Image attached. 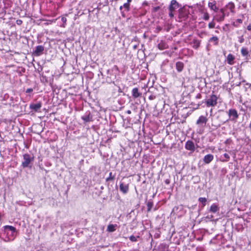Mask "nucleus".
Wrapping results in <instances>:
<instances>
[{
    "instance_id": "f257e3e1",
    "label": "nucleus",
    "mask_w": 251,
    "mask_h": 251,
    "mask_svg": "<svg viewBox=\"0 0 251 251\" xmlns=\"http://www.w3.org/2000/svg\"><path fill=\"white\" fill-rule=\"evenodd\" d=\"M218 97L215 94L209 95L205 100V103L207 107H215L217 104Z\"/></svg>"
},
{
    "instance_id": "f03ea898",
    "label": "nucleus",
    "mask_w": 251,
    "mask_h": 251,
    "mask_svg": "<svg viewBox=\"0 0 251 251\" xmlns=\"http://www.w3.org/2000/svg\"><path fill=\"white\" fill-rule=\"evenodd\" d=\"M23 161L22 163V166L24 168L28 167L30 163L34 160V156L32 154L25 153L23 154Z\"/></svg>"
},
{
    "instance_id": "7ed1b4c3",
    "label": "nucleus",
    "mask_w": 251,
    "mask_h": 251,
    "mask_svg": "<svg viewBox=\"0 0 251 251\" xmlns=\"http://www.w3.org/2000/svg\"><path fill=\"white\" fill-rule=\"evenodd\" d=\"M227 114L231 121H235L238 118V114L237 110L235 109H229Z\"/></svg>"
},
{
    "instance_id": "20e7f679",
    "label": "nucleus",
    "mask_w": 251,
    "mask_h": 251,
    "mask_svg": "<svg viewBox=\"0 0 251 251\" xmlns=\"http://www.w3.org/2000/svg\"><path fill=\"white\" fill-rule=\"evenodd\" d=\"M223 12V9H220L219 13L217 14L215 16H214V19H215V20L219 23L222 22L224 21L225 19V16Z\"/></svg>"
},
{
    "instance_id": "39448f33",
    "label": "nucleus",
    "mask_w": 251,
    "mask_h": 251,
    "mask_svg": "<svg viewBox=\"0 0 251 251\" xmlns=\"http://www.w3.org/2000/svg\"><path fill=\"white\" fill-rule=\"evenodd\" d=\"M235 5L233 2H229L226 4L222 9H225L226 10L229 11L231 14H234L235 13Z\"/></svg>"
},
{
    "instance_id": "423d86ee",
    "label": "nucleus",
    "mask_w": 251,
    "mask_h": 251,
    "mask_svg": "<svg viewBox=\"0 0 251 251\" xmlns=\"http://www.w3.org/2000/svg\"><path fill=\"white\" fill-rule=\"evenodd\" d=\"M208 6L210 9V10L214 11L217 12L219 8L217 6V2L215 0H211L208 3Z\"/></svg>"
},
{
    "instance_id": "0eeeda50",
    "label": "nucleus",
    "mask_w": 251,
    "mask_h": 251,
    "mask_svg": "<svg viewBox=\"0 0 251 251\" xmlns=\"http://www.w3.org/2000/svg\"><path fill=\"white\" fill-rule=\"evenodd\" d=\"M15 232H11V233L9 234L7 232V235L5 238L3 239V241L5 242H9L13 241L16 236Z\"/></svg>"
},
{
    "instance_id": "6e6552de",
    "label": "nucleus",
    "mask_w": 251,
    "mask_h": 251,
    "mask_svg": "<svg viewBox=\"0 0 251 251\" xmlns=\"http://www.w3.org/2000/svg\"><path fill=\"white\" fill-rule=\"evenodd\" d=\"M185 148L186 150L191 151H194L195 149L194 143L191 140H188L186 142Z\"/></svg>"
},
{
    "instance_id": "1a4fd4ad",
    "label": "nucleus",
    "mask_w": 251,
    "mask_h": 251,
    "mask_svg": "<svg viewBox=\"0 0 251 251\" xmlns=\"http://www.w3.org/2000/svg\"><path fill=\"white\" fill-rule=\"evenodd\" d=\"M179 7V3L176 0H172L169 7V11H175Z\"/></svg>"
},
{
    "instance_id": "9d476101",
    "label": "nucleus",
    "mask_w": 251,
    "mask_h": 251,
    "mask_svg": "<svg viewBox=\"0 0 251 251\" xmlns=\"http://www.w3.org/2000/svg\"><path fill=\"white\" fill-rule=\"evenodd\" d=\"M44 50V47L42 45L37 46L35 47L34 54L36 56L40 55Z\"/></svg>"
},
{
    "instance_id": "9b49d317",
    "label": "nucleus",
    "mask_w": 251,
    "mask_h": 251,
    "mask_svg": "<svg viewBox=\"0 0 251 251\" xmlns=\"http://www.w3.org/2000/svg\"><path fill=\"white\" fill-rule=\"evenodd\" d=\"M120 190L124 194H126L129 190L128 184L121 182L120 184Z\"/></svg>"
},
{
    "instance_id": "f8f14e48",
    "label": "nucleus",
    "mask_w": 251,
    "mask_h": 251,
    "mask_svg": "<svg viewBox=\"0 0 251 251\" xmlns=\"http://www.w3.org/2000/svg\"><path fill=\"white\" fill-rule=\"evenodd\" d=\"M92 118L93 116L90 112H86V114L81 117V119L86 123L92 121Z\"/></svg>"
},
{
    "instance_id": "ddd939ff",
    "label": "nucleus",
    "mask_w": 251,
    "mask_h": 251,
    "mask_svg": "<svg viewBox=\"0 0 251 251\" xmlns=\"http://www.w3.org/2000/svg\"><path fill=\"white\" fill-rule=\"evenodd\" d=\"M207 122V119L204 116H201L198 120L197 121L196 124L198 125H202L203 124L205 125Z\"/></svg>"
},
{
    "instance_id": "4468645a",
    "label": "nucleus",
    "mask_w": 251,
    "mask_h": 251,
    "mask_svg": "<svg viewBox=\"0 0 251 251\" xmlns=\"http://www.w3.org/2000/svg\"><path fill=\"white\" fill-rule=\"evenodd\" d=\"M42 106V104L41 102H38L37 103H32L30 105L29 107L31 109L37 111L39 110Z\"/></svg>"
},
{
    "instance_id": "2eb2a0df",
    "label": "nucleus",
    "mask_w": 251,
    "mask_h": 251,
    "mask_svg": "<svg viewBox=\"0 0 251 251\" xmlns=\"http://www.w3.org/2000/svg\"><path fill=\"white\" fill-rule=\"evenodd\" d=\"M235 56L232 54H228L226 57L227 64L232 65L234 64Z\"/></svg>"
},
{
    "instance_id": "dca6fc26",
    "label": "nucleus",
    "mask_w": 251,
    "mask_h": 251,
    "mask_svg": "<svg viewBox=\"0 0 251 251\" xmlns=\"http://www.w3.org/2000/svg\"><path fill=\"white\" fill-rule=\"evenodd\" d=\"M214 159V156L212 154H208L205 155L203 157V162L206 164H209Z\"/></svg>"
},
{
    "instance_id": "f3484780",
    "label": "nucleus",
    "mask_w": 251,
    "mask_h": 251,
    "mask_svg": "<svg viewBox=\"0 0 251 251\" xmlns=\"http://www.w3.org/2000/svg\"><path fill=\"white\" fill-rule=\"evenodd\" d=\"M142 94L139 92L137 88H134L132 90V96L134 99L141 96Z\"/></svg>"
},
{
    "instance_id": "a211bd4d",
    "label": "nucleus",
    "mask_w": 251,
    "mask_h": 251,
    "mask_svg": "<svg viewBox=\"0 0 251 251\" xmlns=\"http://www.w3.org/2000/svg\"><path fill=\"white\" fill-rule=\"evenodd\" d=\"M241 53L242 56L245 57L246 59H248L250 55L249 50L247 48L243 47L241 50Z\"/></svg>"
},
{
    "instance_id": "6ab92c4d",
    "label": "nucleus",
    "mask_w": 251,
    "mask_h": 251,
    "mask_svg": "<svg viewBox=\"0 0 251 251\" xmlns=\"http://www.w3.org/2000/svg\"><path fill=\"white\" fill-rule=\"evenodd\" d=\"M188 15V12L183 10H181L179 12V18L180 19H186L187 18Z\"/></svg>"
},
{
    "instance_id": "aec40b11",
    "label": "nucleus",
    "mask_w": 251,
    "mask_h": 251,
    "mask_svg": "<svg viewBox=\"0 0 251 251\" xmlns=\"http://www.w3.org/2000/svg\"><path fill=\"white\" fill-rule=\"evenodd\" d=\"M176 69L178 72H181L184 68V64L183 62L178 61L176 64Z\"/></svg>"
},
{
    "instance_id": "412c9836",
    "label": "nucleus",
    "mask_w": 251,
    "mask_h": 251,
    "mask_svg": "<svg viewBox=\"0 0 251 251\" xmlns=\"http://www.w3.org/2000/svg\"><path fill=\"white\" fill-rule=\"evenodd\" d=\"M202 15V19L205 21H208L209 19L210 16L209 13L206 10H202L201 12Z\"/></svg>"
},
{
    "instance_id": "4be33fe9",
    "label": "nucleus",
    "mask_w": 251,
    "mask_h": 251,
    "mask_svg": "<svg viewBox=\"0 0 251 251\" xmlns=\"http://www.w3.org/2000/svg\"><path fill=\"white\" fill-rule=\"evenodd\" d=\"M158 48L160 50H163L168 48L167 44L163 41H161L158 44Z\"/></svg>"
},
{
    "instance_id": "5701e85b",
    "label": "nucleus",
    "mask_w": 251,
    "mask_h": 251,
    "mask_svg": "<svg viewBox=\"0 0 251 251\" xmlns=\"http://www.w3.org/2000/svg\"><path fill=\"white\" fill-rule=\"evenodd\" d=\"M201 41L198 39H193L192 41V47L194 49H198L200 46Z\"/></svg>"
},
{
    "instance_id": "b1692460",
    "label": "nucleus",
    "mask_w": 251,
    "mask_h": 251,
    "mask_svg": "<svg viewBox=\"0 0 251 251\" xmlns=\"http://www.w3.org/2000/svg\"><path fill=\"white\" fill-rule=\"evenodd\" d=\"M219 210V208L217 204L216 203H213L210 208L209 211L212 213H216Z\"/></svg>"
},
{
    "instance_id": "393cba45",
    "label": "nucleus",
    "mask_w": 251,
    "mask_h": 251,
    "mask_svg": "<svg viewBox=\"0 0 251 251\" xmlns=\"http://www.w3.org/2000/svg\"><path fill=\"white\" fill-rule=\"evenodd\" d=\"M209 42L213 43L215 46H217L219 43V39L217 36H213L209 39Z\"/></svg>"
},
{
    "instance_id": "a878e982",
    "label": "nucleus",
    "mask_w": 251,
    "mask_h": 251,
    "mask_svg": "<svg viewBox=\"0 0 251 251\" xmlns=\"http://www.w3.org/2000/svg\"><path fill=\"white\" fill-rule=\"evenodd\" d=\"M117 225L110 224L107 226V230L109 232H113L116 230Z\"/></svg>"
},
{
    "instance_id": "bb28decb",
    "label": "nucleus",
    "mask_w": 251,
    "mask_h": 251,
    "mask_svg": "<svg viewBox=\"0 0 251 251\" xmlns=\"http://www.w3.org/2000/svg\"><path fill=\"white\" fill-rule=\"evenodd\" d=\"M198 201L201 203L202 207H204L206 204L207 200L205 198L201 197Z\"/></svg>"
},
{
    "instance_id": "cd10ccee",
    "label": "nucleus",
    "mask_w": 251,
    "mask_h": 251,
    "mask_svg": "<svg viewBox=\"0 0 251 251\" xmlns=\"http://www.w3.org/2000/svg\"><path fill=\"white\" fill-rule=\"evenodd\" d=\"M4 228L5 230L9 229L11 232H16V228L11 226H5Z\"/></svg>"
},
{
    "instance_id": "c85d7f7f",
    "label": "nucleus",
    "mask_w": 251,
    "mask_h": 251,
    "mask_svg": "<svg viewBox=\"0 0 251 251\" xmlns=\"http://www.w3.org/2000/svg\"><path fill=\"white\" fill-rule=\"evenodd\" d=\"M215 20V19H214L213 18L212 20L210 23H209L208 25L209 28L211 29L215 27L216 24L215 22H214Z\"/></svg>"
},
{
    "instance_id": "c756f323",
    "label": "nucleus",
    "mask_w": 251,
    "mask_h": 251,
    "mask_svg": "<svg viewBox=\"0 0 251 251\" xmlns=\"http://www.w3.org/2000/svg\"><path fill=\"white\" fill-rule=\"evenodd\" d=\"M223 156L224 157V158H222V161L223 162H227L229 160V158H230V156L228 154L226 153H225L223 154Z\"/></svg>"
},
{
    "instance_id": "7c9ffc66",
    "label": "nucleus",
    "mask_w": 251,
    "mask_h": 251,
    "mask_svg": "<svg viewBox=\"0 0 251 251\" xmlns=\"http://www.w3.org/2000/svg\"><path fill=\"white\" fill-rule=\"evenodd\" d=\"M168 247L165 244H161L159 246V250L160 251H167Z\"/></svg>"
},
{
    "instance_id": "2f4dec72",
    "label": "nucleus",
    "mask_w": 251,
    "mask_h": 251,
    "mask_svg": "<svg viewBox=\"0 0 251 251\" xmlns=\"http://www.w3.org/2000/svg\"><path fill=\"white\" fill-rule=\"evenodd\" d=\"M242 19H237L235 21L239 25L243 23V19L245 18L244 14L241 15Z\"/></svg>"
},
{
    "instance_id": "473e14b6",
    "label": "nucleus",
    "mask_w": 251,
    "mask_h": 251,
    "mask_svg": "<svg viewBox=\"0 0 251 251\" xmlns=\"http://www.w3.org/2000/svg\"><path fill=\"white\" fill-rule=\"evenodd\" d=\"M114 179V176H112V173L110 172L109 174V177L106 178V181L112 180Z\"/></svg>"
},
{
    "instance_id": "72a5a7b5",
    "label": "nucleus",
    "mask_w": 251,
    "mask_h": 251,
    "mask_svg": "<svg viewBox=\"0 0 251 251\" xmlns=\"http://www.w3.org/2000/svg\"><path fill=\"white\" fill-rule=\"evenodd\" d=\"M124 8H125L127 11L130 10V4L128 3H125L123 5Z\"/></svg>"
},
{
    "instance_id": "f704fd0d",
    "label": "nucleus",
    "mask_w": 251,
    "mask_h": 251,
    "mask_svg": "<svg viewBox=\"0 0 251 251\" xmlns=\"http://www.w3.org/2000/svg\"><path fill=\"white\" fill-rule=\"evenodd\" d=\"M153 205V203L151 202H148L147 203L148 210L150 211L152 206Z\"/></svg>"
},
{
    "instance_id": "c9c22d12",
    "label": "nucleus",
    "mask_w": 251,
    "mask_h": 251,
    "mask_svg": "<svg viewBox=\"0 0 251 251\" xmlns=\"http://www.w3.org/2000/svg\"><path fill=\"white\" fill-rule=\"evenodd\" d=\"M238 41L240 43H242L244 42V38L243 35L239 36L238 37Z\"/></svg>"
},
{
    "instance_id": "e433bc0d",
    "label": "nucleus",
    "mask_w": 251,
    "mask_h": 251,
    "mask_svg": "<svg viewBox=\"0 0 251 251\" xmlns=\"http://www.w3.org/2000/svg\"><path fill=\"white\" fill-rule=\"evenodd\" d=\"M231 25L235 27H238L240 25L236 21H233L231 23Z\"/></svg>"
},
{
    "instance_id": "4c0bfd02",
    "label": "nucleus",
    "mask_w": 251,
    "mask_h": 251,
    "mask_svg": "<svg viewBox=\"0 0 251 251\" xmlns=\"http://www.w3.org/2000/svg\"><path fill=\"white\" fill-rule=\"evenodd\" d=\"M223 12H224V14H225V15H224L225 18L226 17H228L229 16V11H227V10H226L225 9H223Z\"/></svg>"
},
{
    "instance_id": "58836bf2",
    "label": "nucleus",
    "mask_w": 251,
    "mask_h": 251,
    "mask_svg": "<svg viewBox=\"0 0 251 251\" xmlns=\"http://www.w3.org/2000/svg\"><path fill=\"white\" fill-rule=\"evenodd\" d=\"M129 239L132 242H136L137 241V237L133 235H131L129 237Z\"/></svg>"
},
{
    "instance_id": "ea45409f",
    "label": "nucleus",
    "mask_w": 251,
    "mask_h": 251,
    "mask_svg": "<svg viewBox=\"0 0 251 251\" xmlns=\"http://www.w3.org/2000/svg\"><path fill=\"white\" fill-rule=\"evenodd\" d=\"M228 25H228V24H225V25L223 26V27H222L223 30L224 31H227L226 27H227Z\"/></svg>"
},
{
    "instance_id": "a19ab883",
    "label": "nucleus",
    "mask_w": 251,
    "mask_h": 251,
    "mask_svg": "<svg viewBox=\"0 0 251 251\" xmlns=\"http://www.w3.org/2000/svg\"><path fill=\"white\" fill-rule=\"evenodd\" d=\"M174 11H169V15L170 17L172 18L174 17V14H173V12Z\"/></svg>"
},
{
    "instance_id": "79ce46f5",
    "label": "nucleus",
    "mask_w": 251,
    "mask_h": 251,
    "mask_svg": "<svg viewBox=\"0 0 251 251\" xmlns=\"http://www.w3.org/2000/svg\"><path fill=\"white\" fill-rule=\"evenodd\" d=\"M23 22L21 20H17L16 21V24L18 25H21L22 24Z\"/></svg>"
},
{
    "instance_id": "37998d69",
    "label": "nucleus",
    "mask_w": 251,
    "mask_h": 251,
    "mask_svg": "<svg viewBox=\"0 0 251 251\" xmlns=\"http://www.w3.org/2000/svg\"><path fill=\"white\" fill-rule=\"evenodd\" d=\"M33 91V89L32 88H28L26 90V93H30V92H32Z\"/></svg>"
},
{
    "instance_id": "c03bdc74",
    "label": "nucleus",
    "mask_w": 251,
    "mask_h": 251,
    "mask_svg": "<svg viewBox=\"0 0 251 251\" xmlns=\"http://www.w3.org/2000/svg\"><path fill=\"white\" fill-rule=\"evenodd\" d=\"M61 21H62V22H63L64 23H65L67 21V19L65 17H62L61 18Z\"/></svg>"
},
{
    "instance_id": "a18cd8bd",
    "label": "nucleus",
    "mask_w": 251,
    "mask_h": 251,
    "mask_svg": "<svg viewBox=\"0 0 251 251\" xmlns=\"http://www.w3.org/2000/svg\"><path fill=\"white\" fill-rule=\"evenodd\" d=\"M126 113H127V114H131V111H130V110H128L126 111Z\"/></svg>"
},
{
    "instance_id": "49530a36",
    "label": "nucleus",
    "mask_w": 251,
    "mask_h": 251,
    "mask_svg": "<svg viewBox=\"0 0 251 251\" xmlns=\"http://www.w3.org/2000/svg\"><path fill=\"white\" fill-rule=\"evenodd\" d=\"M165 183H167V184H169V180H168V179L166 180Z\"/></svg>"
},
{
    "instance_id": "de8ad7c7",
    "label": "nucleus",
    "mask_w": 251,
    "mask_h": 251,
    "mask_svg": "<svg viewBox=\"0 0 251 251\" xmlns=\"http://www.w3.org/2000/svg\"><path fill=\"white\" fill-rule=\"evenodd\" d=\"M131 1V0H127V2L130 4V2Z\"/></svg>"
},
{
    "instance_id": "09e8293b",
    "label": "nucleus",
    "mask_w": 251,
    "mask_h": 251,
    "mask_svg": "<svg viewBox=\"0 0 251 251\" xmlns=\"http://www.w3.org/2000/svg\"><path fill=\"white\" fill-rule=\"evenodd\" d=\"M123 7H123V6H121L120 7V10H122V8H123Z\"/></svg>"
},
{
    "instance_id": "8fccbe9b",
    "label": "nucleus",
    "mask_w": 251,
    "mask_h": 251,
    "mask_svg": "<svg viewBox=\"0 0 251 251\" xmlns=\"http://www.w3.org/2000/svg\"><path fill=\"white\" fill-rule=\"evenodd\" d=\"M249 127L251 128V123L250 124Z\"/></svg>"
},
{
    "instance_id": "3c124183",
    "label": "nucleus",
    "mask_w": 251,
    "mask_h": 251,
    "mask_svg": "<svg viewBox=\"0 0 251 251\" xmlns=\"http://www.w3.org/2000/svg\"><path fill=\"white\" fill-rule=\"evenodd\" d=\"M136 48V46H134V48L135 49Z\"/></svg>"
}]
</instances>
